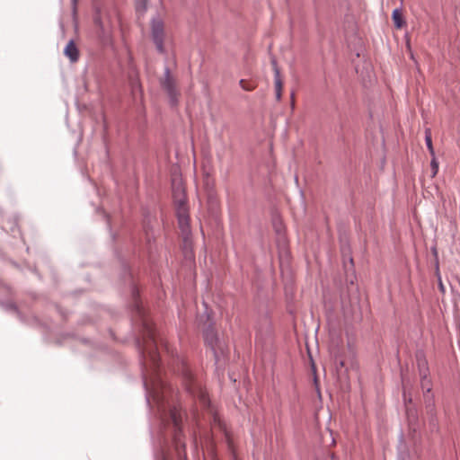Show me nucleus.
<instances>
[{
  "label": "nucleus",
  "mask_w": 460,
  "mask_h": 460,
  "mask_svg": "<svg viewBox=\"0 0 460 460\" xmlns=\"http://www.w3.org/2000/svg\"><path fill=\"white\" fill-rule=\"evenodd\" d=\"M135 310L141 318L143 324V345L141 349L143 364L146 375L150 376V382L153 383V397L158 406L162 407L165 398L166 388L158 377L160 357L156 351L155 331L153 324L146 318L144 309L138 301L135 303Z\"/></svg>",
  "instance_id": "1"
},
{
  "label": "nucleus",
  "mask_w": 460,
  "mask_h": 460,
  "mask_svg": "<svg viewBox=\"0 0 460 460\" xmlns=\"http://www.w3.org/2000/svg\"><path fill=\"white\" fill-rule=\"evenodd\" d=\"M173 198L176 205L178 224L183 238L184 250H186V256L192 259L189 209L186 204L184 190L181 184L173 190Z\"/></svg>",
  "instance_id": "2"
},
{
  "label": "nucleus",
  "mask_w": 460,
  "mask_h": 460,
  "mask_svg": "<svg viewBox=\"0 0 460 460\" xmlns=\"http://www.w3.org/2000/svg\"><path fill=\"white\" fill-rule=\"evenodd\" d=\"M118 17L115 12L100 10L94 16V34L102 46L112 44L113 32Z\"/></svg>",
  "instance_id": "3"
},
{
  "label": "nucleus",
  "mask_w": 460,
  "mask_h": 460,
  "mask_svg": "<svg viewBox=\"0 0 460 460\" xmlns=\"http://www.w3.org/2000/svg\"><path fill=\"white\" fill-rule=\"evenodd\" d=\"M181 375L185 387L189 393L193 396H197L204 406L208 405V398L206 391L202 389L200 384L194 380L193 375L184 363H182L181 367Z\"/></svg>",
  "instance_id": "4"
},
{
  "label": "nucleus",
  "mask_w": 460,
  "mask_h": 460,
  "mask_svg": "<svg viewBox=\"0 0 460 460\" xmlns=\"http://www.w3.org/2000/svg\"><path fill=\"white\" fill-rule=\"evenodd\" d=\"M204 339L206 344L211 348L217 358L225 354L226 344L224 341L219 340L213 329H208L205 332Z\"/></svg>",
  "instance_id": "5"
},
{
  "label": "nucleus",
  "mask_w": 460,
  "mask_h": 460,
  "mask_svg": "<svg viewBox=\"0 0 460 460\" xmlns=\"http://www.w3.org/2000/svg\"><path fill=\"white\" fill-rule=\"evenodd\" d=\"M161 84L164 91H166L167 94L171 98V102L172 104L177 102V96L179 94L177 90V85L174 78L171 75L168 69L165 70V74L164 78L161 79Z\"/></svg>",
  "instance_id": "6"
},
{
  "label": "nucleus",
  "mask_w": 460,
  "mask_h": 460,
  "mask_svg": "<svg viewBox=\"0 0 460 460\" xmlns=\"http://www.w3.org/2000/svg\"><path fill=\"white\" fill-rule=\"evenodd\" d=\"M152 37L153 40L156 46V49L159 52L164 53V23L159 20H154L152 22Z\"/></svg>",
  "instance_id": "7"
},
{
  "label": "nucleus",
  "mask_w": 460,
  "mask_h": 460,
  "mask_svg": "<svg viewBox=\"0 0 460 460\" xmlns=\"http://www.w3.org/2000/svg\"><path fill=\"white\" fill-rule=\"evenodd\" d=\"M64 54L71 62H76L79 58V50L74 40H70L64 49Z\"/></svg>",
  "instance_id": "8"
},
{
  "label": "nucleus",
  "mask_w": 460,
  "mask_h": 460,
  "mask_svg": "<svg viewBox=\"0 0 460 460\" xmlns=\"http://www.w3.org/2000/svg\"><path fill=\"white\" fill-rule=\"evenodd\" d=\"M274 65V72H275V78H274V84H275V93H276V99L277 101H280L282 97V91H283V81L280 77V73L279 68L277 67L276 64Z\"/></svg>",
  "instance_id": "9"
},
{
  "label": "nucleus",
  "mask_w": 460,
  "mask_h": 460,
  "mask_svg": "<svg viewBox=\"0 0 460 460\" xmlns=\"http://www.w3.org/2000/svg\"><path fill=\"white\" fill-rule=\"evenodd\" d=\"M169 415H170L171 421L172 422L175 429H180V426H181V411L178 408L173 407V408L170 409Z\"/></svg>",
  "instance_id": "10"
},
{
  "label": "nucleus",
  "mask_w": 460,
  "mask_h": 460,
  "mask_svg": "<svg viewBox=\"0 0 460 460\" xmlns=\"http://www.w3.org/2000/svg\"><path fill=\"white\" fill-rule=\"evenodd\" d=\"M425 141L430 155L434 156L435 151L432 145L431 130L429 128L425 130Z\"/></svg>",
  "instance_id": "11"
},
{
  "label": "nucleus",
  "mask_w": 460,
  "mask_h": 460,
  "mask_svg": "<svg viewBox=\"0 0 460 460\" xmlns=\"http://www.w3.org/2000/svg\"><path fill=\"white\" fill-rule=\"evenodd\" d=\"M239 84L242 89L248 92L253 91L257 87V84L254 82L246 79H241L239 81Z\"/></svg>",
  "instance_id": "12"
},
{
  "label": "nucleus",
  "mask_w": 460,
  "mask_h": 460,
  "mask_svg": "<svg viewBox=\"0 0 460 460\" xmlns=\"http://www.w3.org/2000/svg\"><path fill=\"white\" fill-rule=\"evenodd\" d=\"M393 21L396 28L400 29L402 27L404 22L402 17V13L399 10L395 9L393 12Z\"/></svg>",
  "instance_id": "13"
},
{
  "label": "nucleus",
  "mask_w": 460,
  "mask_h": 460,
  "mask_svg": "<svg viewBox=\"0 0 460 460\" xmlns=\"http://www.w3.org/2000/svg\"><path fill=\"white\" fill-rule=\"evenodd\" d=\"M431 162H430V166H431V177L434 178L438 172V162L437 161V158L436 156H431Z\"/></svg>",
  "instance_id": "14"
},
{
  "label": "nucleus",
  "mask_w": 460,
  "mask_h": 460,
  "mask_svg": "<svg viewBox=\"0 0 460 460\" xmlns=\"http://www.w3.org/2000/svg\"><path fill=\"white\" fill-rule=\"evenodd\" d=\"M159 342L161 344V346L164 349V350L166 351V353L173 356L174 355V352L173 350L171 349L170 345L168 344V342L166 341H164V339H160L159 340Z\"/></svg>",
  "instance_id": "15"
},
{
  "label": "nucleus",
  "mask_w": 460,
  "mask_h": 460,
  "mask_svg": "<svg viewBox=\"0 0 460 460\" xmlns=\"http://www.w3.org/2000/svg\"><path fill=\"white\" fill-rule=\"evenodd\" d=\"M421 387L423 390L426 389L427 392H430L431 390L430 382L426 377H423V380L421 381Z\"/></svg>",
  "instance_id": "16"
},
{
  "label": "nucleus",
  "mask_w": 460,
  "mask_h": 460,
  "mask_svg": "<svg viewBox=\"0 0 460 460\" xmlns=\"http://www.w3.org/2000/svg\"><path fill=\"white\" fill-rule=\"evenodd\" d=\"M217 425L220 429H225V428L223 427V424L221 423V420H220L217 417H215V418H214V426H217ZM224 431H225V433H226V436L227 439L229 440L228 434L226 433V430H224Z\"/></svg>",
  "instance_id": "17"
},
{
  "label": "nucleus",
  "mask_w": 460,
  "mask_h": 460,
  "mask_svg": "<svg viewBox=\"0 0 460 460\" xmlns=\"http://www.w3.org/2000/svg\"><path fill=\"white\" fill-rule=\"evenodd\" d=\"M174 439H175V442H176V447H180V446H182L184 447V445H181V442H180V438H179V435L178 433L176 432L175 435H174Z\"/></svg>",
  "instance_id": "18"
},
{
  "label": "nucleus",
  "mask_w": 460,
  "mask_h": 460,
  "mask_svg": "<svg viewBox=\"0 0 460 460\" xmlns=\"http://www.w3.org/2000/svg\"><path fill=\"white\" fill-rule=\"evenodd\" d=\"M291 106H292V108H294V106H295L294 94H292V103H291Z\"/></svg>",
  "instance_id": "19"
}]
</instances>
